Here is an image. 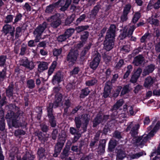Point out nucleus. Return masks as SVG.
<instances>
[{"label": "nucleus", "instance_id": "nucleus-1", "mask_svg": "<svg viewBox=\"0 0 160 160\" xmlns=\"http://www.w3.org/2000/svg\"><path fill=\"white\" fill-rule=\"evenodd\" d=\"M155 122H153L152 124L148 128V130H151L148 135H144L138 137H136V135L138 134V129L139 127V125L138 124L134 125L133 122H131L128 125L126 130L127 131H128L132 128L130 133L133 137H135L133 139V140H136L135 142L136 145L139 146L141 148H142L144 143L151 138L153 137L155 133L159 129L160 122L158 121L155 125Z\"/></svg>", "mask_w": 160, "mask_h": 160}, {"label": "nucleus", "instance_id": "nucleus-2", "mask_svg": "<svg viewBox=\"0 0 160 160\" xmlns=\"http://www.w3.org/2000/svg\"><path fill=\"white\" fill-rule=\"evenodd\" d=\"M116 29L115 25H111L107 32L104 41V48L107 51L110 50L113 47Z\"/></svg>", "mask_w": 160, "mask_h": 160}, {"label": "nucleus", "instance_id": "nucleus-3", "mask_svg": "<svg viewBox=\"0 0 160 160\" xmlns=\"http://www.w3.org/2000/svg\"><path fill=\"white\" fill-rule=\"evenodd\" d=\"M48 24L46 22H43L42 24H40L34 31L33 33L34 34L35 39V42H38L41 38V35L45 29L47 28Z\"/></svg>", "mask_w": 160, "mask_h": 160}, {"label": "nucleus", "instance_id": "nucleus-4", "mask_svg": "<svg viewBox=\"0 0 160 160\" xmlns=\"http://www.w3.org/2000/svg\"><path fill=\"white\" fill-rule=\"evenodd\" d=\"M78 53L77 50H71L68 55L67 60L69 66L72 65L76 61Z\"/></svg>", "mask_w": 160, "mask_h": 160}, {"label": "nucleus", "instance_id": "nucleus-5", "mask_svg": "<svg viewBox=\"0 0 160 160\" xmlns=\"http://www.w3.org/2000/svg\"><path fill=\"white\" fill-rule=\"evenodd\" d=\"M71 0H59L54 3L57 7H61L60 10L62 11L66 10L71 2Z\"/></svg>", "mask_w": 160, "mask_h": 160}, {"label": "nucleus", "instance_id": "nucleus-6", "mask_svg": "<svg viewBox=\"0 0 160 160\" xmlns=\"http://www.w3.org/2000/svg\"><path fill=\"white\" fill-rule=\"evenodd\" d=\"M48 116L49 118V121L51 126L52 127L56 125V123L52 114V105L50 104L47 108Z\"/></svg>", "mask_w": 160, "mask_h": 160}, {"label": "nucleus", "instance_id": "nucleus-7", "mask_svg": "<svg viewBox=\"0 0 160 160\" xmlns=\"http://www.w3.org/2000/svg\"><path fill=\"white\" fill-rule=\"evenodd\" d=\"M59 15L57 14L51 17L48 19V21L51 22V25L53 28H56L61 23Z\"/></svg>", "mask_w": 160, "mask_h": 160}, {"label": "nucleus", "instance_id": "nucleus-8", "mask_svg": "<svg viewBox=\"0 0 160 160\" xmlns=\"http://www.w3.org/2000/svg\"><path fill=\"white\" fill-rule=\"evenodd\" d=\"M66 132L63 131L59 135V138L58 140V142L57 143L56 146H59V148L58 149V151L59 152L60 150H61L64 144V143L66 140Z\"/></svg>", "mask_w": 160, "mask_h": 160}, {"label": "nucleus", "instance_id": "nucleus-9", "mask_svg": "<svg viewBox=\"0 0 160 160\" xmlns=\"http://www.w3.org/2000/svg\"><path fill=\"white\" fill-rule=\"evenodd\" d=\"M100 60V56L99 54L95 55L92 62L90 63V66L93 70H95L98 66Z\"/></svg>", "mask_w": 160, "mask_h": 160}, {"label": "nucleus", "instance_id": "nucleus-10", "mask_svg": "<svg viewBox=\"0 0 160 160\" xmlns=\"http://www.w3.org/2000/svg\"><path fill=\"white\" fill-rule=\"evenodd\" d=\"M22 65L30 70H32L35 67L34 62L32 61H29L28 59H23L22 60Z\"/></svg>", "mask_w": 160, "mask_h": 160}, {"label": "nucleus", "instance_id": "nucleus-11", "mask_svg": "<svg viewBox=\"0 0 160 160\" xmlns=\"http://www.w3.org/2000/svg\"><path fill=\"white\" fill-rule=\"evenodd\" d=\"M63 75L60 72H58L53 76L52 79V83L54 85L58 84L63 80Z\"/></svg>", "mask_w": 160, "mask_h": 160}, {"label": "nucleus", "instance_id": "nucleus-12", "mask_svg": "<svg viewBox=\"0 0 160 160\" xmlns=\"http://www.w3.org/2000/svg\"><path fill=\"white\" fill-rule=\"evenodd\" d=\"M55 101L54 102L53 104L52 103H49V104H51L52 105V107L56 108L58 106L62 105V103L61 102L62 98V95L60 93H58L55 94Z\"/></svg>", "mask_w": 160, "mask_h": 160}, {"label": "nucleus", "instance_id": "nucleus-13", "mask_svg": "<svg viewBox=\"0 0 160 160\" xmlns=\"http://www.w3.org/2000/svg\"><path fill=\"white\" fill-rule=\"evenodd\" d=\"M3 31L6 34L10 33L12 37H13L15 28L9 24H6L3 27Z\"/></svg>", "mask_w": 160, "mask_h": 160}, {"label": "nucleus", "instance_id": "nucleus-14", "mask_svg": "<svg viewBox=\"0 0 160 160\" xmlns=\"http://www.w3.org/2000/svg\"><path fill=\"white\" fill-rule=\"evenodd\" d=\"M108 115H104L102 116L98 115L94 120L93 126L94 127L97 126V125L101 122L102 121H103L104 120H106L108 119Z\"/></svg>", "mask_w": 160, "mask_h": 160}, {"label": "nucleus", "instance_id": "nucleus-15", "mask_svg": "<svg viewBox=\"0 0 160 160\" xmlns=\"http://www.w3.org/2000/svg\"><path fill=\"white\" fill-rule=\"evenodd\" d=\"M110 82H107L105 84L103 96L105 98H107L111 92V87Z\"/></svg>", "mask_w": 160, "mask_h": 160}, {"label": "nucleus", "instance_id": "nucleus-16", "mask_svg": "<svg viewBox=\"0 0 160 160\" xmlns=\"http://www.w3.org/2000/svg\"><path fill=\"white\" fill-rule=\"evenodd\" d=\"M4 120V112L3 110H0V130L2 131L5 129Z\"/></svg>", "mask_w": 160, "mask_h": 160}, {"label": "nucleus", "instance_id": "nucleus-17", "mask_svg": "<svg viewBox=\"0 0 160 160\" xmlns=\"http://www.w3.org/2000/svg\"><path fill=\"white\" fill-rule=\"evenodd\" d=\"M155 66L152 64H151L146 67L143 72L142 75L145 76L149 73L152 72L154 69Z\"/></svg>", "mask_w": 160, "mask_h": 160}, {"label": "nucleus", "instance_id": "nucleus-18", "mask_svg": "<svg viewBox=\"0 0 160 160\" xmlns=\"http://www.w3.org/2000/svg\"><path fill=\"white\" fill-rule=\"evenodd\" d=\"M135 28V27L134 25H131L130 26V28L129 30L128 33H127L126 32H123L122 34V38H124L127 36L128 37H131Z\"/></svg>", "mask_w": 160, "mask_h": 160}, {"label": "nucleus", "instance_id": "nucleus-19", "mask_svg": "<svg viewBox=\"0 0 160 160\" xmlns=\"http://www.w3.org/2000/svg\"><path fill=\"white\" fill-rule=\"evenodd\" d=\"M18 117V116L14 115L13 111L10 110L8 111L6 115V118L7 119L8 122H10L14 118H17Z\"/></svg>", "mask_w": 160, "mask_h": 160}, {"label": "nucleus", "instance_id": "nucleus-20", "mask_svg": "<svg viewBox=\"0 0 160 160\" xmlns=\"http://www.w3.org/2000/svg\"><path fill=\"white\" fill-rule=\"evenodd\" d=\"M106 141L103 140L100 142L99 147L98 148V152L99 154H102L104 152L105 147Z\"/></svg>", "mask_w": 160, "mask_h": 160}, {"label": "nucleus", "instance_id": "nucleus-21", "mask_svg": "<svg viewBox=\"0 0 160 160\" xmlns=\"http://www.w3.org/2000/svg\"><path fill=\"white\" fill-rule=\"evenodd\" d=\"M144 60V57L141 55H139L134 58L133 62L136 66H138L142 63Z\"/></svg>", "mask_w": 160, "mask_h": 160}, {"label": "nucleus", "instance_id": "nucleus-22", "mask_svg": "<svg viewBox=\"0 0 160 160\" xmlns=\"http://www.w3.org/2000/svg\"><path fill=\"white\" fill-rule=\"evenodd\" d=\"M34 157L29 152H27L23 156L22 159L20 157H17V160H33Z\"/></svg>", "mask_w": 160, "mask_h": 160}, {"label": "nucleus", "instance_id": "nucleus-23", "mask_svg": "<svg viewBox=\"0 0 160 160\" xmlns=\"http://www.w3.org/2000/svg\"><path fill=\"white\" fill-rule=\"evenodd\" d=\"M154 82V79L151 77H148L145 79L144 86L146 88L150 87Z\"/></svg>", "mask_w": 160, "mask_h": 160}, {"label": "nucleus", "instance_id": "nucleus-24", "mask_svg": "<svg viewBox=\"0 0 160 160\" xmlns=\"http://www.w3.org/2000/svg\"><path fill=\"white\" fill-rule=\"evenodd\" d=\"M89 116L88 115H84L83 116V119L84 120V122L83 123L82 126V127L83 128V132H85L86 131L87 125L89 121Z\"/></svg>", "mask_w": 160, "mask_h": 160}, {"label": "nucleus", "instance_id": "nucleus-25", "mask_svg": "<svg viewBox=\"0 0 160 160\" xmlns=\"http://www.w3.org/2000/svg\"><path fill=\"white\" fill-rule=\"evenodd\" d=\"M100 9V7L99 5L94 7L93 9L91 11V13L90 14V17L94 18L97 15Z\"/></svg>", "mask_w": 160, "mask_h": 160}, {"label": "nucleus", "instance_id": "nucleus-26", "mask_svg": "<svg viewBox=\"0 0 160 160\" xmlns=\"http://www.w3.org/2000/svg\"><path fill=\"white\" fill-rule=\"evenodd\" d=\"M48 64L47 63L45 62H40L38 65V70L40 72L47 69Z\"/></svg>", "mask_w": 160, "mask_h": 160}, {"label": "nucleus", "instance_id": "nucleus-27", "mask_svg": "<svg viewBox=\"0 0 160 160\" xmlns=\"http://www.w3.org/2000/svg\"><path fill=\"white\" fill-rule=\"evenodd\" d=\"M125 157V153L124 151L121 150L118 151L117 157V160H122Z\"/></svg>", "mask_w": 160, "mask_h": 160}, {"label": "nucleus", "instance_id": "nucleus-28", "mask_svg": "<svg viewBox=\"0 0 160 160\" xmlns=\"http://www.w3.org/2000/svg\"><path fill=\"white\" fill-rule=\"evenodd\" d=\"M124 101L123 99H120L114 105L113 108V110H115L118 109L123 104Z\"/></svg>", "mask_w": 160, "mask_h": 160}, {"label": "nucleus", "instance_id": "nucleus-29", "mask_svg": "<svg viewBox=\"0 0 160 160\" xmlns=\"http://www.w3.org/2000/svg\"><path fill=\"white\" fill-rule=\"evenodd\" d=\"M141 15L139 12H135L132 18V22L134 24L136 23L138 21Z\"/></svg>", "mask_w": 160, "mask_h": 160}, {"label": "nucleus", "instance_id": "nucleus-30", "mask_svg": "<svg viewBox=\"0 0 160 160\" xmlns=\"http://www.w3.org/2000/svg\"><path fill=\"white\" fill-rule=\"evenodd\" d=\"M90 91L88 88H85L82 90L80 96L81 98H84L87 96L90 93Z\"/></svg>", "mask_w": 160, "mask_h": 160}, {"label": "nucleus", "instance_id": "nucleus-31", "mask_svg": "<svg viewBox=\"0 0 160 160\" xmlns=\"http://www.w3.org/2000/svg\"><path fill=\"white\" fill-rule=\"evenodd\" d=\"M57 7L55 5V3H53L50 5L46 8L45 11L47 13H50L52 12L54 10L55 8Z\"/></svg>", "mask_w": 160, "mask_h": 160}, {"label": "nucleus", "instance_id": "nucleus-32", "mask_svg": "<svg viewBox=\"0 0 160 160\" xmlns=\"http://www.w3.org/2000/svg\"><path fill=\"white\" fill-rule=\"evenodd\" d=\"M27 87L30 89H32L35 87L34 81L32 79H29L27 81Z\"/></svg>", "mask_w": 160, "mask_h": 160}, {"label": "nucleus", "instance_id": "nucleus-33", "mask_svg": "<svg viewBox=\"0 0 160 160\" xmlns=\"http://www.w3.org/2000/svg\"><path fill=\"white\" fill-rule=\"evenodd\" d=\"M16 118H14L11 121L12 126L15 128H18L19 127H22V125L21 124V123L18 122V121L16 120Z\"/></svg>", "mask_w": 160, "mask_h": 160}, {"label": "nucleus", "instance_id": "nucleus-34", "mask_svg": "<svg viewBox=\"0 0 160 160\" xmlns=\"http://www.w3.org/2000/svg\"><path fill=\"white\" fill-rule=\"evenodd\" d=\"M74 31L75 30L74 28H70L68 29L65 32L64 34L68 38L72 35L74 32Z\"/></svg>", "mask_w": 160, "mask_h": 160}, {"label": "nucleus", "instance_id": "nucleus-35", "mask_svg": "<svg viewBox=\"0 0 160 160\" xmlns=\"http://www.w3.org/2000/svg\"><path fill=\"white\" fill-rule=\"evenodd\" d=\"M97 82V80L95 78H93L91 80L86 81L85 83L87 86H92L94 85Z\"/></svg>", "mask_w": 160, "mask_h": 160}, {"label": "nucleus", "instance_id": "nucleus-36", "mask_svg": "<svg viewBox=\"0 0 160 160\" xmlns=\"http://www.w3.org/2000/svg\"><path fill=\"white\" fill-rule=\"evenodd\" d=\"M88 28V26H82L77 27L76 28V30L78 32H80L84 30H87Z\"/></svg>", "mask_w": 160, "mask_h": 160}, {"label": "nucleus", "instance_id": "nucleus-37", "mask_svg": "<svg viewBox=\"0 0 160 160\" xmlns=\"http://www.w3.org/2000/svg\"><path fill=\"white\" fill-rule=\"evenodd\" d=\"M143 154V152H141L132 155L130 156L131 159H137L142 156Z\"/></svg>", "mask_w": 160, "mask_h": 160}, {"label": "nucleus", "instance_id": "nucleus-38", "mask_svg": "<svg viewBox=\"0 0 160 160\" xmlns=\"http://www.w3.org/2000/svg\"><path fill=\"white\" fill-rule=\"evenodd\" d=\"M13 88L12 86H9L6 90L7 95L8 97H10L12 95Z\"/></svg>", "mask_w": 160, "mask_h": 160}, {"label": "nucleus", "instance_id": "nucleus-39", "mask_svg": "<svg viewBox=\"0 0 160 160\" xmlns=\"http://www.w3.org/2000/svg\"><path fill=\"white\" fill-rule=\"evenodd\" d=\"M117 142L115 140H111L109 144V148L112 149L114 148L116 146Z\"/></svg>", "mask_w": 160, "mask_h": 160}, {"label": "nucleus", "instance_id": "nucleus-40", "mask_svg": "<svg viewBox=\"0 0 160 160\" xmlns=\"http://www.w3.org/2000/svg\"><path fill=\"white\" fill-rule=\"evenodd\" d=\"M45 150L43 148H39L38 152V154L41 158H43L45 155Z\"/></svg>", "mask_w": 160, "mask_h": 160}, {"label": "nucleus", "instance_id": "nucleus-41", "mask_svg": "<svg viewBox=\"0 0 160 160\" xmlns=\"http://www.w3.org/2000/svg\"><path fill=\"white\" fill-rule=\"evenodd\" d=\"M75 121L76 127L77 128H79L81 124V120L79 117H77L75 118Z\"/></svg>", "mask_w": 160, "mask_h": 160}, {"label": "nucleus", "instance_id": "nucleus-42", "mask_svg": "<svg viewBox=\"0 0 160 160\" xmlns=\"http://www.w3.org/2000/svg\"><path fill=\"white\" fill-rule=\"evenodd\" d=\"M7 57L6 56L2 55L0 56V66H3L5 64Z\"/></svg>", "mask_w": 160, "mask_h": 160}, {"label": "nucleus", "instance_id": "nucleus-43", "mask_svg": "<svg viewBox=\"0 0 160 160\" xmlns=\"http://www.w3.org/2000/svg\"><path fill=\"white\" fill-rule=\"evenodd\" d=\"M13 19V16L12 15H9L6 17L4 20V22L6 23H10L12 21Z\"/></svg>", "mask_w": 160, "mask_h": 160}, {"label": "nucleus", "instance_id": "nucleus-44", "mask_svg": "<svg viewBox=\"0 0 160 160\" xmlns=\"http://www.w3.org/2000/svg\"><path fill=\"white\" fill-rule=\"evenodd\" d=\"M96 0H82L84 2V4H86L87 6H91L93 4Z\"/></svg>", "mask_w": 160, "mask_h": 160}, {"label": "nucleus", "instance_id": "nucleus-45", "mask_svg": "<svg viewBox=\"0 0 160 160\" xmlns=\"http://www.w3.org/2000/svg\"><path fill=\"white\" fill-rule=\"evenodd\" d=\"M88 36V32H85L83 35H81V39L82 42L86 41L87 39Z\"/></svg>", "mask_w": 160, "mask_h": 160}, {"label": "nucleus", "instance_id": "nucleus-46", "mask_svg": "<svg viewBox=\"0 0 160 160\" xmlns=\"http://www.w3.org/2000/svg\"><path fill=\"white\" fill-rule=\"evenodd\" d=\"M26 132L23 130L18 129L15 131L14 134L16 136H18L19 135H24Z\"/></svg>", "mask_w": 160, "mask_h": 160}, {"label": "nucleus", "instance_id": "nucleus-47", "mask_svg": "<svg viewBox=\"0 0 160 160\" xmlns=\"http://www.w3.org/2000/svg\"><path fill=\"white\" fill-rule=\"evenodd\" d=\"M86 18V15L83 14L81 15L79 18H78L76 22L77 24L80 23L82 21H83Z\"/></svg>", "mask_w": 160, "mask_h": 160}, {"label": "nucleus", "instance_id": "nucleus-48", "mask_svg": "<svg viewBox=\"0 0 160 160\" xmlns=\"http://www.w3.org/2000/svg\"><path fill=\"white\" fill-rule=\"evenodd\" d=\"M131 8V5L128 4L126 5L124 8L123 10V12L127 13L128 14L130 12V9Z\"/></svg>", "mask_w": 160, "mask_h": 160}, {"label": "nucleus", "instance_id": "nucleus-49", "mask_svg": "<svg viewBox=\"0 0 160 160\" xmlns=\"http://www.w3.org/2000/svg\"><path fill=\"white\" fill-rule=\"evenodd\" d=\"M128 86L126 85L122 89L121 92V95H123L128 93Z\"/></svg>", "mask_w": 160, "mask_h": 160}, {"label": "nucleus", "instance_id": "nucleus-50", "mask_svg": "<svg viewBox=\"0 0 160 160\" xmlns=\"http://www.w3.org/2000/svg\"><path fill=\"white\" fill-rule=\"evenodd\" d=\"M67 38H68L66 37V36L64 34V35L59 36L58 38L57 39L59 42H62L65 41Z\"/></svg>", "mask_w": 160, "mask_h": 160}, {"label": "nucleus", "instance_id": "nucleus-51", "mask_svg": "<svg viewBox=\"0 0 160 160\" xmlns=\"http://www.w3.org/2000/svg\"><path fill=\"white\" fill-rule=\"evenodd\" d=\"M62 52L61 49H54L53 51V54L54 56H57L59 55Z\"/></svg>", "mask_w": 160, "mask_h": 160}, {"label": "nucleus", "instance_id": "nucleus-52", "mask_svg": "<svg viewBox=\"0 0 160 160\" xmlns=\"http://www.w3.org/2000/svg\"><path fill=\"white\" fill-rule=\"evenodd\" d=\"M130 50V46L129 45H127L124 46L122 48L121 50L123 51L124 52H128Z\"/></svg>", "mask_w": 160, "mask_h": 160}, {"label": "nucleus", "instance_id": "nucleus-53", "mask_svg": "<svg viewBox=\"0 0 160 160\" xmlns=\"http://www.w3.org/2000/svg\"><path fill=\"white\" fill-rule=\"evenodd\" d=\"M91 46V44L89 43L87 46H86L84 48V50L82 52V54L83 55H84L86 54L88 50L90 49Z\"/></svg>", "mask_w": 160, "mask_h": 160}, {"label": "nucleus", "instance_id": "nucleus-54", "mask_svg": "<svg viewBox=\"0 0 160 160\" xmlns=\"http://www.w3.org/2000/svg\"><path fill=\"white\" fill-rule=\"evenodd\" d=\"M59 148V146H56L55 149V153L53 154V156L55 157H56L58 156V154L60 152L61 150H60L59 152L58 151V149Z\"/></svg>", "mask_w": 160, "mask_h": 160}, {"label": "nucleus", "instance_id": "nucleus-55", "mask_svg": "<svg viewBox=\"0 0 160 160\" xmlns=\"http://www.w3.org/2000/svg\"><path fill=\"white\" fill-rule=\"evenodd\" d=\"M22 17V15L21 14H17L15 17V18L14 20V22L13 24H14L21 20Z\"/></svg>", "mask_w": 160, "mask_h": 160}, {"label": "nucleus", "instance_id": "nucleus-56", "mask_svg": "<svg viewBox=\"0 0 160 160\" xmlns=\"http://www.w3.org/2000/svg\"><path fill=\"white\" fill-rule=\"evenodd\" d=\"M128 14L127 13L123 12L121 17V19L122 22L126 21L128 19Z\"/></svg>", "mask_w": 160, "mask_h": 160}, {"label": "nucleus", "instance_id": "nucleus-57", "mask_svg": "<svg viewBox=\"0 0 160 160\" xmlns=\"http://www.w3.org/2000/svg\"><path fill=\"white\" fill-rule=\"evenodd\" d=\"M79 71V69L78 68H75L73 69L70 72V75H74L77 74Z\"/></svg>", "mask_w": 160, "mask_h": 160}, {"label": "nucleus", "instance_id": "nucleus-58", "mask_svg": "<svg viewBox=\"0 0 160 160\" xmlns=\"http://www.w3.org/2000/svg\"><path fill=\"white\" fill-rule=\"evenodd\" d=\"M21 32V28L19 27L17 28L16 29V32L15 34V37L16 38H18L19 35L20 34Z\"/></svg>", "mask_w": 160, "mask_h": 160}, {"label": "nucleus", "instance_id": "nucleus-59", "mask_svg": "<svg viewBox=\"0 0 160 160\" xmlns=\"http://www.w3.org/2000/svg\"><path fill=\"white\" fill-rule=\"evenodd\" d=\"M6 71V69H3L0 73V79L2 80V79L5 78V72Z\"/></svg>", "mask_w": 160, "mask_h": 160}, {"label": "nucleus", "instance_id": "nucleus-60", "mask_svg": "<svg viewBox=\"0 0 160 160\" xmlns=\"http://www.w3.org/2000/svg\"><path fill=\"white\" fill-rule=\"evenodd\" d=\"M58 134V130L57 129H55L53 130L52 134V138L54 140H55Z\"/></svg>", "mask_w": 160, "mask_h": 160}, {"label": "nucleus", "instance_id": "nucleus-61", "mask_svg": "<svg viewBox=\"0 0 160 160\" xmlns=\"http://www.w3.org/2000/svg\"><path fill=\"white\" fill-rule=\"evenodd\" d=\"M42 130L43 132H46L48 130V127L44 124H42L41 125Z\"/></svg>", "mask_w": 160, "mask_h": 160}, {"label": "nucleus", "instance_id": "nucleus-62", "mask_svg": "<svg viewBox=\"0 0 160 160\" xmlns=\"http://www.w3.org/2000/svg\"><path fill=\"white\" fill-rule=\"evenodd\" d=\"M142 72V70L140 68H138L137 71L135 72L134 75L137 76V77L139 78Z\"/></svg>", "mask_w": 160, "mask_h": 160}, {"label": "nucleus", "instance_id": "nucleus-63", "mask_svg": "<svg viewBox=\"0 0 160 160\" xmlns=\"http://www.w3.org/2000/svg\"><path fill=\"white\" fill-rule=\"evenodd\" d=\"M149 22L151 24L156 25L158 22V20L156 19L152 18L150 19Z\"/></svg>", "mask_w": 160, "mask_h": 160}, {"label": "nucleus", "instance_id": "nucleus-64", "mask_svg": "<svg viewBox=\"0 0 160 160\" xmlns=\"http://www.w3.org/2000/svg\"><path fill=\"white\" fill-rule=\"evenodd\" d=\"M61 158L62 160H72L71 158L68 157V156H65L64 155H61Z\"/></svg>", "mask_w": 160, "mask_h": 160}]
</instances>
